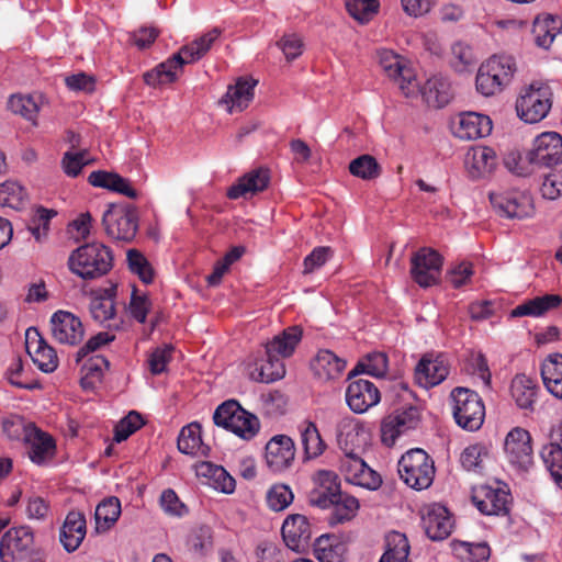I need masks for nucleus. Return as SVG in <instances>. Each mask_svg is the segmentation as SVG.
I'll use <instances>...</instances> for the list:
<instances>
[{
	"label": "nucleus",
	"instance_id": "052dcab7",
	"mask_svg": "<svg viewBox=\"0 0 562 562\" xmlns=\"http://www.w3.org/2000/svg\"><path fill=\"white\" fill-rule=\"evenodd\" d=\"M89 311L95 322L104 323L112 319L115 315L114 299L106 293L104 295L94 296L90 301Z\"/></svg>",
	"mask_w": 562,
	"mask_h": 562
},
{
	"label": "nucleus",
	"instance_id": "4c0bfd02",
	"mask_svg": "<svg viewBox=\"0 0 562 562\" xmlns=\"http://www.w3.org/2000/svg\"><path fill=\"white\" fill-rule=\"evenodd\" d=\"M562 29V21L552 14L538 15L532 25V34L537 46L549 48Z\"/></svg>",
	"mask_w": 562,
	"mask_h": 562
},
{
	"label": "nucleus",
	"instance_id": "603ef678",
	"mask_svg": "<svg viewBox=\"0 0 562 562\" xmlns=\"http://www.w3.org/2000/svg\"><path fill=\"white\" fill-rule=\"evenodd\" d=\"M387 369V357L382 352L369 353L356 368L349 373L348 378L358 373H367L372 376H383Z\"/></svg>",
	"mask_w": 562,
	"mask_h": 562
},
{
	"label": "nucleus",
	"instance_id": "f03ea898",
	"mask_svg": "<svg viewBox=\"0 0 562 562\" xmlns=\"http://www.w3.org/2000/svg\"><path fill=\"white\" fill-rule=\"evenodd\" d=\"M435 473L432 458L420 448L408 450L398 461L401 480L416 491L428 488L434 482Z\"/></svg>",
	"mask_w": 562,
	"mask_h": 562
},
{
	"label": "nucleus",
	"instance_id": "774afa93",
	"mask_svg": "<svg viewBox=\"0 0 562 562\" xmlns=\"http://www.w3.org/2000/svg\"><path fill=\"white\" fill-rule=\"evenodd\" d=\"M341 546L333 544L329 537H319L316 540L314 552L319 562H341Z\"/></svg>",
	"mask_w": 562,
	"mask_h": 562
},
{
	"label": "nucleus",
	"instance_id": "b1692460",
	"mask_svg": "<svg viewBox=\"0 0 562 562\" xmlns=\"http://www.w3.org/2000/svg\"><path fill=\"white\" fill-rule=\"evenodd\" d=\"M87 533V522L83 513L71 510L66 516L59 532V540L67 552L76 551Z\"/></svg>",
	"mask_w": 562,
	"mask_h": 562
},
{
	"label": "nucleus",
	"instance_id": "09e8293b",
	"mask_svg": "<svg viewBox=\"0 0 562 562\" xmlns=\"http://www.w3.org/2000/svg\"><path fill=\"white\" fill-rule=\"evenodd\" d=\"M349 172L362 180H374L380 177L382 167L375 157L363 154L349 162Z\"/></svg>",
	"mask_w": 562,
	"mask_h": 562
},
{
	"label": "nucleus",
	"instance_id": "4be33fe9",
	"mask_svg": "<svg viewBox=\"0 0 562 562\" xmlns=\"http://www.w3.org/2000/svg\"><path fill=\"white\" fill-rule=\"evenodd\" d=\"M282 538L288 548L293 551H304L311 539V526L305 516L295 514L289 516L282 525Z\"/></svg>",
	"mask_w": 562,
	"mask_h": 562
},
{
	"label": "nucleus",
	"instance_id": "72a5a7b5",
	"mask_svg": "<svg viewBox=\"0 0 562 562\" xmlns=\"http://www.w3.org/2000/svg\"><path fill=\"white\" fill-rule=\"evenodd\" d=\"M182 71L181 61L178 60V56L172 55L154 69L146 71L143 78L147 86L156 88L175 82Z\"/></svg>",
	"mask_w": 562,
	"mask_h": 562
},
{
	"label": "nucleus",
	"instance_id": "37998d69",
	"mask_svg": "<svg viewBox=\"0 0 562 562\" xmlns=\"http://www.w3.org/2000/svg\"><path fill=\"white\" fill-rule=\"evenodd\" d=\"M487 60L481 64L475 77V89L484 97H493L501 93L507 86L492 72Z\"/></svg>",
	"mask_w": 562,
	"mask_h": 562
},
{
	"label": "nucleus",
	"instance_id": "e433bc0d",
	"mask_svg": "<svg viewBox=\"0 0 562 562\" xmlns=\"http://www.w3.org/2000/svg\"><path fill=\"white\" fill-rule=\"evenodd\" d=\"M178 449L190 456L206 457L209 454L210 448L202 442L201 425L198 422L190 423L180 430Z\"/></svg>",
	"mask_w": 562,
	"mask_h": 562
},
{
	"label": "nucleus",
	"instance_id": "c756f323",
	"mask_svg": "<svg viewBox=\"0 0 562 562\" xmlns=\"http://www.w3.org/2000/svg\"><path fill=\"white\" fill-rule=\"evenodd\" d=\"M562 305V296L559 294H544L527 300L512 310V317H540L546 313L557 310Z\"/></svg>",
	"mask_w": 562,
	"mask_h": 562
},
{
	"label": "nucleus",
	"instance_id": "69168bd1",
	"mask_svg": "<svg viewBox=\"0 0 562 562\" xmlns=\"http://www.w3.org/2000/svg\"><path fill=\"white\" fill-rule=\"evenodd\" d=\"M293 498L292 490L285 484H274L267 493L268 506L274 512L285 509Z\"/></svg>",
	"mask_w": 562,
	"mask_h": 562
},
{
	"label": "nucleus",
	"instance_id": "a878e982",
	"mask_svg": "<svg viewBox=\"0 0 562 562\" xmlns=\"http://www.w3.org/2000/svg\"><path fill=\"white\" fill-rule=\"evenodd\" d=\"M221 34L222 31L214 27L191 43L182 46L179 52L173 55L178 56V60L181 61V67L183 68L184 65L193 64L204 57Z\"/></svg>",
	"mask_w": 562,
	"mask_h": 562
},
{
	"label": "nucleus",
	"instance_id": "6e6d98bb",
	"mask_svg": "<svg viewBox=\"0 0 562 562\" xmlns=\"http://www.w3.org/2000/svg\"><path fill=\"white\" fill-rule=\"evenodd\" d=\"M486 60L493 70L492 72L499 77L503 83L509 86L517 71L515 58L509 55H493Z\"/></svg>",
	"mask_w": 562,
	"mask_h": 562
},
{
	"label": "nucleus",
	"instance_id": "2f4dec72",
	"mask_svg": "<svg viewBox=\"0 0 562 562\" xmlns=\"http://www.w3.org/2000/svg\"><path fill=\"white\" fill-rule=\"evenodd\" d=\"M539 390L537 381L526 374H517L510 384L512 397L521 409L533 411Z\"/></svg>",
	"mask_w": 562,
	"mask_h": 562
},
{
	"label": "nucleus",
	"instance_id": "a211bd4d",
	"mask_svg": "<svg viewBox=\"0 0 562 562\" xmlns=\"http://www.w3.org/2000/svg\"><path fill=\"white\" fill-rule=\"evenodd\" d=\"M381 400V394L375 384L366 379L351 381L346 390V402L349 408L357 413H366L369 408L376 405Z\"/></svg>",
	"mask_w": 562,
	"mask_h": 562
},
{
	"label": "nucleus",
	"instance_id": "473e14b6",
	"mask_svg": "<svg viewBox=\"0 0 562 562\" xmlns=\"http://www.w3.org/2000/svg\"><path fill=\"white\" fill-rule=\"evenodd\" d=\"M302 339V329L299 326L285 328L266 345V355H271L283 360L292 356Z\"/></svg>",
	"mask_w": 562,
	"mask_h": 562
},
{
	"label": "nucleus",
	"instance_id": "de8ad7c7",
	"mask_svg": "<svg viewBox=\"0 0 562 562\" xmlns=\"http://www.w3.org/2000/svg\"><path fill=\"white\" fill-rule=\"evenodd\" d=\"M109 361L102 356H95L89 359L83 366V375L80 379V385L85 391H93L102 381L103 369L109 368Z\"/></svg>",
	"mask_w": 562,
	"mask_h": 562
},
{
	"label": "nucleus",
	"instance_id": "20e7f679",
	"mask_svg": "<svg viewBox=\"0 0 562 562\" xmlns=\"http://www.w3.org/2000/svg\"><path fill=\"white\" fill-rule=\"evenodd\" d=\"M552 103L553 92L551 87L543 82H532L522 89L516 101V110L524 122L535 124L549 114Z\"/></svg>",
	"mask_w": 562,
	"mask_h": 562
},
{
	"label": "nucleus",
	"instance_id": "680f3d73",
	"mask_svg": "<svg viewBox=\"0 0 562 562\" xmlns=\"http://www.w3.org/2000/svg\"><path fill=\"white\" fill-rule=\"evenodd\" d=\"M454 551L461 562H486L490 557V548L486 543L460 542Z\"/></svg>",
	"mask_w": 562,
	"mask_h": 562
},
{
	"label": "nucleus",
	"instance_id": "0e129e2a",
	"mask_svg": "<svg viewBox=\"0 0 562 562\" xmlns=\"http://www.w3.org/2000/svg\"><path fill=\"white\" fill-rule=\"evenodd\" d=\"M238 414H243V407L237 401L228 400L215 409L213 420L216 426L228 430L235 419L238 422Z\"/></svg>",
	"mask_w": 562,
	"mask_h": 562
},
{
	"label": "nucleus",
	"instance_id": "5fc2aeb1",
	"mask_svg": "<svg viewBox=\"0 0 562 562\" xmlns=\"http://www.w3.org/2000/svg\"><path fill=\"white\" fill-rule=\"evenodd\" d=\"M8 108L12 113L20 114L36 125V116L40 111V106L33 97L13 94L8 101Z\"/></svg>",
	"mask_w": 562,
	"mask_h": 562
},
{
	"label": "nucleus",
	"instance_id": "9d476101",
	"mask_svg": "<svg viewBox=\"0 0 562 562\" xmlns=\"http://www.w3.org/2000/svg\"><path fill=\"white\" fill-rule=\"evenodd\" d=\"M490 201L496 212L507 218H526L532 215L533 204L529 194L521 191L490 193Z\"/></svg>",
	"mask_w": 562,
	"mask_h": 562
},
{
	"label": "nucleus",
	"instance_id": "13d9d810",
	"mask_svg": "<svg viewBox=\"0 0 562 562\" xmlns=\"http://www.w3.org/2000/svg\"><path fill=\"white\" fill-rule=\"evenodd\" d=\"M348 13L361 24L368 23L379 10L378 0H346Z\"/></svg>",
	"mask_w": 562,
	"mask_h": 562
},
{
	"label": "nucleus",
	"instance_id": "f3484780",
	"mask_svg": "<svg viewBox=\"0 0 562 562\" xmlns=\"http://www.w3.org/2000/svg\"><path fill=\"white\" fill-rule=\"evenodd\" d=\"M419 422L418 409L414 406L386 416L381 426L382 441L389 446L394 445L397 437L413 429Z\"/></svg>",
	"mask_w": 562,
	"mask_h": 562
},
{
	"label": "nucleus",
	"instance_id": "6ab92c4d",
	"mask_svg": "<svg viewBox=\"0 0 562 562\" xmlns=\"http://www.w3.org/2000/svg\"><path fill=\"white\" fill-rule=\"evenodd\" d=\"M313 482L314 488L310 494L312 504L321 508H327L334 499H339L341 494L340 481L334 471H317L313 476Z\"/></svg>",
	"mask_w": 562,
	"mask_h": 562
},
{
	"label": "nucleus",
	"instance_id": "4d7b16f0",
	"mask_svg": "<svg viewBox=\"0 0 562 562\" xmlns=\"http://www.w3.org/2000/svg\"><path fill=\"white\" fill-rule=\"evenodd\" d=\"M540 456L554 483L562 490V449L555 446H543Z\"/></svg>",
	"mask_w": 562,
	"mask_h": 562
},
{
	"label": "nucleus",
	"instance_id": "cd10ccee",
	"mask_svg": "<svg viewBox=\"0 0 562 562\" xmlns=\"http://www.w3.org/2000/svg\"><path fill=\"white\" fill-rule=\"evenodd\" d=\"M449 374V367L447 363L439 358L428 359L424 357L415 369L416 382L425 387L429 389L440 384Z\"/></svg>",
	"mask_w": 562,
	"mask_h": 562
},
{
	"label": "nucleus",
	"instance_id": "49530a36",
	"mask_svg": "<svg viewBox=\"0 0 562 562\" xmlns=\"http://www.w3.org/2000/svg\"><path fill=\"white\" fill-rule=\"evenodd\" d=\"M187 546L194 557H206L213 550L212 528L205 525L194 528L188 537Z\"/></svg>",
	"mask_w": 562,
	"mask_h": 562
},
{
	"label": "nucleus",
	"instance_id": "423d86ee",
	"mask_svg": "<svg viewBox=\"0 0 562 562\" xmlns=\"http://www.w3.org/2000/svg\"><path fill=\"white\" fill-rule=\"evenodd\" d=\"M339 470L345 480L353 485L367 490H376L382 484L380 474L372 470L363 459L353 451H345L339 460Z\"/></svg>",
	"mask_w": 562,
	"mask_h": 562
},
{
	"label": "nucleus",
	"instance_id": "f704fd0d",
	"mask_svg": "<svg viewBox=\"0 0 562 562\" xmlns=\"http://www.w3.org/2000/svg\"><path fill=\"white\" fill-rule=\"evenodd\" d=\"M492 122L488 116L469 112L462 114L459 121L457 135L463 139H476L490 135Z\"/></svg>",
	"mask_w": 562,
	"mask_h": 562
},
{
	"label": "nucleus",
	"instance_id": "a18cd8bd",
	"mask_svg": "<svg viewBox=\"0 0 562 562\" xmlns=\"http://www.w3.org/2000/svg\"><path fill=\"white\" fill-rule=\"evenodd\" d=\"M121 515V502L117 497L111 496L103 499L95 508L94 517L98 531L109 530Z\"/></svg>",
	"mask_w": 562,
	"mask_h": 562
},
{
	"label": "nucleus",
	"instance_id": "c03bdc74",
	"mask_svg": "<svg viewBox=\"0 0 562 562\" xmlns=\"http://www.w3.org/2000/svg\"><path fill=\"white\" fill-rule=\"evenodd\" d=\"M409 542L405 535L392 532L386 538V550L379 562H411Z\"/></svg>",
	"mask_w": 562,
	"mask_h": 562
},
{
	"label": "nucleus",
	"instance_id": "39448f33",
	"mask_svg": "<svg viewBox=\"0 0 562 562\" xmlns=\"http://www.w3.org/2000/svg\"><path fill=\"white\" fill-rule=\"evenodd\" d=\"M105 233L114 240L131 243L138 231V214L134 205L127 203L109 204L102 216Z\"/></svg>",
	"mask_w": 562,
	"mask_h": 562
},
{
	"label": "nucleus",
	"instance_id": "ea45409f",
	"mask_svg": "<svg viewBox=\"0 0 562 562\" xmlns=\"http://www.w3.org/2000/svg\"><path fill=\"white\" fill-rule=\"evenodd\" d=\"M301 442L304 450V459H316L326 450V443L323 440L315 423L304 420L300 426Z\"/></svg>",
	"mask_w": 562,
	"mask_h": 562
},
{
	"label": "nucleus",
	"instance_id": "bf43d9fd",
	"mask_svg": "<svg viewBox=\"0 0 562 562\" xmlns=\"http://www.w3.org/2000/svg\"><path fill=\"white\" fill-rule=\"evenodd\" d=\"M259 429V419L244 408L243 414H238V422L235 419L228 428V430L246 440L254 438L258 434Z\"/></svg>",
	"mask_w": 562,
	"mask_h": 562
},
{
	"label": "nucleus",
	"instance_id": "f8f14e48",
	"mask_svg": "<svg viewBox=\"0 0 562 562\" xmlns=\"http://www.w3.org/2000/svg\"><path fill=\"white\" fill-rule=\"evenodd\" d=\"M295 445L291 437L277 435L266 445L265 459L268 469L273 473L289 470L295 458Z\"/></svg>",
	"mask_w": 562,
	"mask_h": 562
},
{
	"label": "nucleus",
	"instance_id": "f257e3e1",
	"mask_svg": "<svg viewBox=\"0 0 562 562\" xmlns=\"http://www.w3.org/2000/svg\"><path fill=\"white\" fill-rule=\"evenodd\" d=\"M70 271L81 279L105 276L113 267L112 250L102 243H89L75 249L68 258Z\"/></svg>",
	"mask_w": 562,
	"mask_h": 562
},
{
	"label": "nucleus",
	"instance_id": "3c124183",
	"mask_svg": "<svg viewBox=\"0 0 562 562\" xmlns=\"http://www.w3.org/2000/svg\"><path fill=\"white\" fill-rule=\"evenodd\" d=\"M27 195L24 188L18 182L5 181L0 183V205L15 211L24 209Z\"/></svg>",
	"mask_w": 562,
	"mask_h": 562
},
{
	"label": "nucleus",
	"instance_id": "79ce46f5",
	"mask_svg": "<svg viewBox=\"0 0 562 562\" xmlns=\"http://www.w3.org/2000/svg\"><path fill=\"white\" fill-rule=\"evenodd\" d=\"M285 374V367L282 359L266 355V359L261 363H257L250 371L251 380L261 383H271L282 379Z\"/></svg>",
	"mask_w": 562,
	"mask_h": 562
},
{
	"label": "nucleus",
	"instance_id": "864d4df0",
	"mask_svg": "<svg viewBox=\"0 0 562 562\" xmlns=\"http://www.w3.org/2000/svg\"><path fill=\"white\" fill-rule=\"evenodd\" d=\"M126 261L131 272L138 276V278L146 284L154 280V269L147 258L135 248L128 249L126 252Z\"/></svg>",
	"mask_w": 562,
	"mask_h": 562
},
{
	"label": "nucleus",
	"instance_id": "2eb2a0df",
	"mask_svg": "<svg viewBox=\"0 0 562 562\" xmlns=\"http://www.w3.org/2000/svg\"><path fill=\"white\" fill-rule=\"evenodd\" d=\"M25 348L34 364L45 373L54 372L58 367L56 350L49 346L36 328L25 333Z\"/></svg>",
	"mask_w": 562,
	"mask_h": 562
},
{
	"label": "nucleus",
	"instance_id": "bb28decb",
	"mask_svg": "<svg viewBox=\"0 0 562 562\" xmlns=\"http://www.w3.org/2000/svg\"><path fill=\"white\" fill-rule=\"evenodd\" d=\"M346 360L331 350L322 349L312 361L314 374L322 381L337 380L346 369Z\"/></svg>",
	"mask_w": 562,
	"mask_h": 562
},
{
	"label": "nucleus",
	"instance_id": "e2e57ef3",
	"mask_svg": "<svg viewBox=\"0 0 562 562\" xmlns=\"http://www.w3.org/2000/svg\"><path fill=\"white\" fill-rule=\"evenodd\" d=\"M144 424L143 416L136 411H131L115 425L114 441L122 442L126 440L131 435L142 428Z\"/></svg>",
	"mask_w": 562,
	"mask_h": 562
},
{
	"label": "nucleus",
	"instance_id": "7ed1b4c3",
	"mask_svg": "<svg viewBox=\"0 0 562 562\" xmlns=\"http://www.w3.org/2000/svg\"><path fill=\"white\" fill-rule=\"evenodd\" d=\"M452 415L458 426L468 430H479L485 418V406L481 396L467 387H456L450 394Z\"/></svg>",
	"mask_w": 562,
	"mask_h": 562
},
{
	"label": "nucleus",
	"instance_id": "412c9836",
	"mask_svg": "<svg viewBox=\"0 0 562 562\" xmlns=\"http://www.w3.org/2000/svg\"><path fill=\"white\" fill-rule=\"evenodd\" d=\"M472 499L484 515L504 516L509 513L510 494L505 488L484 486Z\"/></svg>",
	"mask_w": 562,
	"mask_h": 562
},
{
	"label": "nucleus",
	"instance_id": "a19ab883",
	"mask_svg": "<svg viewBox=\"0 0 562 562\" xmlns=\"http://www.w3.org/2000/svg\"><path fill=\"white\" fill-rule=\"evenodd\" d=\"M196 473L200 476L207 477L214 488L231 494L235 491V479L222 467L211 462H201L196 467Z\"/></svg>",
	"mask_w": 562,
	"mask_h": 562
},
{
	"label": "nucleus",
	"instance_id": "7c9ffc66",
	"mask_svg": "<svg viewBox=\"0 0 562 562\" xmlns=\"http://www.w3.org/2000/svg\"><path fill=\"white\" fill-rule=\"evenodd\" d=\"M425 102L432 108H443L452 99V89L448 79L441 75H435L427 79L420 89Z\"/></svg>",
	"mask_w": 562,
	"mask_h": 562
},
{
	"label": "nucleus",
	"instance_id": "aec40b11",
	"mask_svg": "<svg viewBox=\"0 0 562 562\" xmlns=\"http://www.w3.org/2000/svg\"><path fill=\"white\" fill-rule=\"evenodd\" d=\"M422 526L427 537L434 541L443 540L453 529V518L449 510L439 504H432L422 516Z\"/></svg>",
	"mask_w": 562,
	"mask_h": 562
},
{
	"label": "nucleus",
	"instance_id": "6e6552de",
	"mask_svg": "<svg viewBox=\"0 0 562 562\" xmlns=\"http://www.w3.org/2000/svg\"><path fill=\"white\" fill-rule=\"evenodd\" d=\"M527 160L537 167H553L562 162V137L555 132H544L533 140L526 155Z\"/></svg>",
	"mask_w": 562,
	"mask_h": 562
},
{
	"label": "nucleus",
	"instance_id": "1a4fd4ad",
	"mask_svg": "<svg viewBox=\"0 0 562 562\" xmlns=\"http://www.w3.org/2000/svg\"><path fill=\"white\" fill-rule=\"evenodd\" d=\"M504 450L508 462L521 471H527L533 462L531 436L528 430L515 427L506 436Z\"/></svg>",
	"mask_w": 562,
	"mask_h": 562
},
{
	"label": "nucleus",
	"instance_id": "393cba45",
	"mask_svg": "<svg viewBox=\"0 0 562 562\" xmlns=\"http://www.w3.org/2000/svg\"><path fill=\"white\" fill-rule=\"evenodd\" d=\"M257 81L239 78L234 86H229L221 102L226 105L229 113L241 112L254 99Z\"/></svg>",
	"mask_w": 562,
	"mask_h": 562
},
{
	"label": "nucleus",
	"instance_id": "dca6fc26",
	"mask_svg": "<svg viewBox=\"0 0 562 562\" xmlns=\"http://www.w3.org/2000/svg\"><path fill=\"white\" fill-rule=\"evenodd\" d=\"M53 337L60 344L78 345L85 336L82 322L75 314L59 310L50 317Z\"/></svg>",
	"mask_w": 562,
	"mask_h": 562
},
{
	"label": "nucleus",
	"instance_id": "9b49d317",
	"mask_svg": "<svg viewBox=\"0 0 562 562\" xmlns=\"http://www.w3.org/2000/svg\"><path fill=\"white\" fill-rule=\"evenodd\" d=\"M33 533L27 527L9 529L0 541L1 562H18L25 560L33 551Z\"/></svg>",
	"mask_w": 562,
	"mask_h": 562
},
{
	"label": "nucleus",
	"instance_id": "338daca9",
	"mask_svg": "<svg viewBox=\"0 0 562 562\" xmlns=\"http://www.w3.org/2000/svg\"><path fill=\"white\" fill-rule=\"evenodd\" d=\"M487 454L488 450L484 445H471L467 447L460 456L461 465L467 471H476L482 468V462Z\"/></svg>",
	"mask_w": 562,
	"mask_h": 562
},
{
	"label": "nucleus",
	"instance_id": "0eeeda50",
	"mask_svg": "<svg viewBox=\"0 0 562 562\" xmlns=\"http://www.w3.org/2000/svg\"><path fill=\"white\" fill-rule=\"evenodd\" d=\"M442 268L441 255L432 248L423 247L411 259L412 279L422 288L437 283Z\"/></svg>",
	"mask_w": 562,
	"mask_h": 562
},
{
	"label": "nucleus",
	"instance_id": "8fccbe9b",
	"mask_svg": "<svg viewBox=\"0 0 562 562\" xmlns=\"http://www.w3.org/2000/svg\"><path fill=\"white\" fill-rule=\"evenodd\" d=\"M330 506H333V512L329 521L334 525L351 520L357 515L360 505L355 496L341 493L339 499H334Z\"/></svg>",
	"mask_w": 562,
	"mask_h": 562
},
{
	"label": "nucleus",
	"instance_id": "c9c22d12",
	"mask_svg": "<svg viewBox=\"0 0 562 562\" xmlns=\"http://www.w3.org/2000/svg\"><path fill=\"white\" fill-rule=\"evenodd\" d=\"M88 182L93 187L109 189L130 199H136L138 195L137 191L131 187L128 180L117 173L103 170L92 171L88 177Z\"/></svg>",
	"mask_w": 562,
	"mask_h": 562
},
{
	"label": "nucleus",
	"instance_id": "58836bf2",
	"mask_svg": "<svg viewBox=\"0 0 562 562\" xmlns=\"http://www.w3.org/2000/svg\"><path fill=\"white\" fill-rule=\"evenodd\" d=\"M496 165V154L491 147H480L468 155L467 166L472 178H483L491 175Z\"/></svg>",
	"mask_w": 562,
	"mask_h": 562
},
{
	"label": "nucleus",
	"instance_id": "c85d7f7f",
	"mask_svg": "<svg viewBox=\"0 0 562 562\" xmlns=\"http://www.w3.org/2000/svg\"><path fill=\"white\" fill-rule=\"evenodd\" d=\"M540 374L546 390L562 400V353L548 355L541 363Z\"/></svg>",
	"mask_w": 562,
	"mask_h": 562
},
{
	"label": "nucleus",
	"instance_id": "4468645a",
	"mask_svg": "<svg viewBox=\"0 0 562 562\" xmlns=\"http://www.w3.org/2000/svg\"><path fill=\"white\" fill-rule=\"evenodd\" d=\"M23 440L27 448L29 458L33 463L44 465L54 458L56 452L54 438L34 424L29 423L25 426Z\"/></svg>",
	"mask_w": 562,
	"mask_h": 562
},
{
	"label": "nucleus",
	"instance_id": "ddd939ff",
	"mask_svg": "<svg viewBox=\"0 0 562 562\" xmlns=\"http://www.w3.org/2000/svg\"><path fill=\"white\" fill-rule=\"evenodd\" d=\"M380 65L385 74L393 79L405 97L415 93L417 83L413 70L402 58L392 50L383 49L379 53Z\"/></svg>",
	"mask_w": 562,
	"mask_h": 562
},
{
	"label": "nucleus",
	"instance_id": "5701e85b",
	"mask_svg": "<svg viewBox=\"0 0 562 562\" xmlns=\"http://www.w3.org/2000/svg\"><path fill=\"white\" fill-rule=\"evenodd\" d=\"M270 182L268 169L258 168L240 177L227 191V196L232 200L252 196L266 190Z\"/></svg>",
	"mask_w": 562,
	"mask_h": 562
}]
</instances>
